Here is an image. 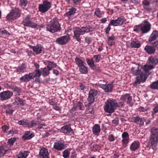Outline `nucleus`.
I'll use <instances>...</instances> for the list:
<instances>
[{"label":"nucleus","instance_id":"nucleus-1","mask_svg":"<svg viewBox=\"0 0 158 158\" xmlns=\"http://www.w3.org/2000/svg\"><path fill=\"white\" fill-rule=\"evenodd\" d=\"M47 30L52 33H54L59 31L60 26L57 18H55L51 20L48 23L46 27Z\"/></svg>","mask_w":158,"mask_h":158},{"label":"nucleus","instance_id":"nucleus-2","mask_svg":"<svg viewBox=\"0 0 158 158\" xmlns=\"http://www.w3.org/2000/svg\"><path fill=\"white\" fill-rule=\"evenodd\" d=\"M148 63L149 64H145L142 68L146 73L149 72V70L154 69L155 66L158 64V57L151 56L148 58Z\"/></svg>","mask_w":158,"mask_h":158},{"label":"nucleus","instance_id":"nucleus-3","mask_svg":"<svg viewBox=\"0 0 158 158\" xmlns=\"http://www.w3.org/2000/svg\"><path fill=\"white\" fill-rule=\"evenodd\" d=\"M149 143L151 146L155 147L158 143V128L152 127L150 130Z\"/></svg>","mask_w":158,"mask_h":158},{"label":"nucleus","instance_id":"nucleus-4","mask_svg":"<svg viewBox=\"0 0 158 158\" xmlns=\"http://www.w3.org/2000/svg\"><path fill=\"white\" fill-rule=\"evenodd\" d=\"M21 11V10L19 8L15 7L11 10L6 16V18L9 21L14 20L20 17Z\"/></svg>","mask_w":158,"mask_h":158},{"label":"nucleus","instance_id":"nucleus-5","mask_svg":"<svg viewBox=\"0 0 158 158\" xmlns=\"http://www.w3.org/2000/svg\"><path fill=\"white\" fill-rule=\"evenodd\" d=\"M105 104V105L104 109L105 112L111 113L114 111L115 108L114 99H108L106 102Z\"/></svg>","mask_w":158,"mask_h":158},{"label":"nucleus","instance_id":"nucleus-6","mask_svg":"<svg viewBox=\"0 0 158 158\" xmlns=\"http://www.w3.org/2000/svg\"><path fill=\"white\" fill-rule=\"evenodd\" d=\"M33 18L31 17V15H27L25 17L23 20V25L32 28H36L37 26V24L33 21Z\"/></svg>","mask_w":158,"mask_h":158},{"label":"nucleus","instance_id":"nucleus-7","mask_svg":"<svg viewBox=\"0 0 158 158\" xmlns=\"http://www.w3.org/2000/svg\"><path fill=\"white\" fill-rule=\"evenodd\" d=\"M51 7V2L45 0L43 2L42 4H39L38 9L40 12L42 13H45Z\"/></svg>","mask_w":158,"mask_h":158},{"label":"nucleus","instance_id":"nucleus-8","mask_svg":"<svg viewBox=\"0 0 158 158\" xmlns=\"http://www.w3.org/2000/svg\"><path fill=\"white\" fill-rule=\"evenodd\" d=\"M98 94V91L95 89H90L89 93L87 100L88 103L87 104L88 106H89L94 103L95 98L97 97Z\"/></svg>","mask_w":158,"mask_h":158},{"label":"nucleus","instance_id":"nucleus-9","mask_svg":"<svg viewBox=\"0 0 158 158\" xmlns=\"http://www.w3.org/2000/svg\"><path fill=\"white\" fill-rule=\"evenodd\" d=\"M126 21L125 17L123 16H121L118 17L117 19L116 20H111L110 21V24H112V25L114 26H122Z\"/></svg>","mask_w":158,"mask_h":158},{"label":"nucleus","instance_id":"nucleus-10","mask_svg":"<svg viewBox=\"0 0 158 158\" xmlns=\"http://www.w3.org/2000/svg\"><path fill=\"white\" fill-rule=\"evenodd\" d=\"M13 95V92L7 90L1 92L0 100L1 101L8 100L11 98Z\"/></svg>","mask_w":158,"mask_h":158},{"label":"nucleus","instance_id":"nucleus-11","mask_svg":"<svg viewBox=\"0 0 158 158\" xmlns=\"http://www.w3.org/2000/svg\"><path fill=\"white\" fill-rule=\"evenodd\" d=\"M131 71L133 76H136L139 74V76H140L141 74L142 73L147 78L151 73L149 72L148 73H146V72L145 73H143L141 72V69L138 67H132L131 69Z\"/></svg>","mask_w":158,"mask_h":158},{"label":"nucleus","instance_id":"nucleus-12","mask_svg":"<svg viewBox=\"0 0 158 158\" xmlns=\"http://www.w3.org/2000/svg\"><path fill=\"white\" fill-rule=\"evenodd\" d=\"M70 40L69 35H66L58 38L55 42L56 44L59 45H63L66 44Z\"/></svg>","mask_w":158,"mask_h":158},{"label":"nucleus","instance_id":"nucleus-13","mask_svg":"<svg viewBox=\"0 0 158 158\" xmlns=\"http://www.w3.org/2000/svg\"><path fill=\"white\" fill-rule=\"evenodd\" d=\"M34 74V73L31 72L28 74H26L22 76L19 79L20 82H27L34 78L37 77Z\"/></svg>","mask_w":158,"mask_h":158},{"label":"nucleus","instance_id":"nucleus-14","mask_svg":"<svg viewBox=\"0 0 158 158\" xmlns=\"http://www.w3.org/2000/svg\"><path fill=\"white\" fill-rule=\"evenodd\" d=\"M73 31L74 35L73 38L78 42H81V38L80 37V35H83V34L80 28L75 27L73 29Z\"/></svg>","mask_w":158,"mask_h":158},{"label":"nucleus","instance_id":"nucleus-15","mask_svg":"<svg viewBox=\"0 0 158 158\" xmlns=\"http://www.w3.org/2000/svg\"><path fill=\"white\" fill-rule=\"evenodd\" d=\"M122 147L125 148L127 146V144L130 141L129 135L127 132H123L122 135Z\"/></svg>","mask_w":158,"mask_h":158},{"label":"nucleus","instance_id":"nucleus-16","mask_svg":"<svg viewBox=\"0 0 158 158\" xmlns=\"http://www.w3.org/2000/svg\"><path fill=\"white\" fill-rule=\"evenodd\" d=\"M66 145L64 144L63 141H58L54 143L53 148L58 151H62L66 148Z\"/></svg>","mask_w":158,"mask_h":158},{"label":"nucleus","instance_id":"nucleus-17","mask_svg":"<svg viewBox=\"0 0 158 158\" xmlns=\"http://www.w3.org/2000/svg\"><path fill=\"white\" fill-rule=\"evenodd\" d=\"M98 86L103 89L105 92L107 93L111 92L113 87V85L112 83L106 84H98Z\"/></svg>","mask_w":158,"mask_h":158},{"label":"nucleus","instance_id":"nucleus-18","mask_svg":"<svg viewBox=\"0 0 158 158\" xmlns=\"http://www.w3.org/2000/svg\"><path fill=\"white\" fill-rule=\"evenodd\" d=\"M61 132L68 135H71L73 134V130L69 125H65L62 127Z\"/></svg>","mask_w":158,"mask_h":158},{"label":"nucleus","instance_id":"nucleus-19","mask_svg":"<svg viewBox=\"0 0 158 158\" xmlns=\"http://www.w3.org/2000/svg\"><path fill=\"white\" fill-rule=\"evenodd\" d=\"M130 120L131 122L135 123L137 125L143 126L144 124V121L143 119L138 116H132Z\"/></svg>","mask_w":158,"mask_h":158},{"label":"nucleus","instance_id":"nucleus-20","mask_svg":"<svg viewBox=\"0 0 158 158\" xmlns=\"http://www.w3.org/2000/svg\"><path fill=\"white\" fill-rule=\"evenodd\" d=\"M38 157V158H49L48 150L44 147L41 148Z\"/></svg>","mask_w":158,"mask_h":158},{"label":"nucleus","instance_id":"nucleus-21","mask_svg":"<svg viewBox=\"0 0 158 158\" xmlns=\"http://www.w3.org/2000/svg\"><path fill=\"white\" fill-rule=\"evenodd\" d=\"M35 136L34 133L31 131H26L22 137L23 140H28L31 139Z\"/></svg>","mask_w":158,"mask_h":158},{"label":"nucleus","instance_id":"nucleus-22","mask_svg":"<svg viewBox=\"0 0 158 158\" xmlns=\"http://www.w3.org/2000/svg\"><path fill=\"white\" fill-rule=\"evenodd\" d=\"M141 31L142 34H145L151 30V25L149 23L141 24Z\"/></svg>","mask_w":158,"mask_h":158},{"label":"nucleus","instance_id":"nucleus-23","mask_svg":"<svg viewBox=\"0 0 158 158\" xmlns=\"http://www.w3.org/2000/svg\"><path fill=\"white\" fill-rule=\"evenodd\" d=\"M146 79L147 77H145L143 74L141 73L140 76H137L136 77V81L133 83V86H136L138 84H140L141 82H144Z\"/></svg>","mask_w":158,"mask_h":158},{"label":"nucleus","instance_id":"nucleus-24","mask_svg":"<svg viewBox=\"0 0 158 158\" xmlns=\"http://www.w3.org/2000/svg\"><path fill=\"white\" fill-rule=\"evenodd\" d=\"M15 101L13 103L14 105L23 106L25 104V101L19 97L16 96L14 98Z\"/></svg>","mask_w":158,"mask_h":158},{"label":"nucleus","instance_id":"nucleus-25","mask_svg":"<svg viewBox=\"0 0 158 158\" xmlns=\"http://www.w3.org/2000/svg\"><path fill=\"white\" fill-rule=\"evenodd\" d=\"M120 99L121 100L127 102V104H129L131 106L133 105L132 103L131 102L132 98L129 94H126L122 95L120 98Z\"/></svg>","mask_w":158,"mask_h":158},{"label":"nucleus","instance_id":"nucleus-26","mask_svg":"<svg viewBox=\"0 0 158 158\" xmlns=\"http://www.w3.org/2000/svg\"><path fill=\"white\" fill-rule=\"evenodd\" d=\"M158 38V31L156 30L154 31L149 37L148 42L149 43H152L153 42L156 41Z\"/></svg>","mask_w":158,"mask_h":158},{"label":"nucleus","instance_id":"nucleus-27","mask_svg":"<svg viewBox=\"0 0 158 158\" xmlns=\"http://www.w3.org/2000/svg\"><path fill=\"white\" fill-rule=\"evenodd\" d=\"M144 50L149 54H154L156 52V48L154 46L150 45H146Z\"/></svg>","mask_w":158,"mask_h":158},{"label":"nucleus","instance_id":"nucleus-28","mask_svg":"<svg viewBox=\"0 0 158 158\" xmlns=\"http://www.w3.org/2000/svg\"><path fill=\"white\" fill-rule=\"evenodd\" d=\"M140 143L138 140H135L131 144L130 147L131 151H134L137 150L140 147Z\"/></svg>","mask_w":158,"mask_h":158},{"label":"nucleus","instance_id":"nucleus-29","mask_svg":"<svg viewBox=\"0 0 158 158\" xmlns=\"http://www.w3.org/2000/svg\"><path fill=\"white\" fill-rule=\"evenodd\" d=\"M27 66L24 63H22L20 65L16 68V72L19 74L26 72Z\"/></svg>","mask_w":158,"mask_h":158},{"label":"nucleus","instance_id":"nucleus-30","mask_svg":"<svg viewBox=\"0 0 158 158\" xmlns=\"http://www.w3.org/2000/svg\"><path fill=\"white\" fill-rule=\"evenodd\" d=\"M33 50L37 54H40L43 52V46L40 44H37L33 47Z\"/></svg>","mask_w":158,"mask_h":158},{"label":"nucleus","instance_id":"nucleus-31","mask_svg":"<svg viewBox=\"0 0 158 158\" xmlns=\"http://www.w3.org/2000/svg\"><path fill=\"white\" fill-rule=\"evenodd\" d=\"M35 69L34 72H32V73H34V75L36 77H39L40 76V70L39 69L40 65L34 62L33 63Z\"/></svg>","mask_w":158,"mask_h":158},{"label":"nucleus","instance_id":"nucleus-32","mask_svg":"<svg viewBox=\"0 0 158 158\" xmlns=\"http://www.w3.org/2000/svg\"><path fill=\"white\" fill-rule=\"evenodd\" d=\"M92 130L93 134L98 135L100 131V127L98 124H95L93 127Z\"/></svg>","mask_w":158,"mask_h":158},{"label":"nucleus","instance_id":"nucleus-33","mask_svg":"<svg viewBox=\"0 0 158 158\" xmlns=\"http://www.w3.org/2000/svg\"><path fill=\"white\" fill-rule=\"evenodd\" d=\"M76 9L74 8H71L69 9V11L65 13V15L69 19L70 18L74 16L76 13Z\"/></svg>","mask_w":158,"mask_h":158},{"label":"nucleus","instance_id":"nucleus-34","mask_svg":"<svg viewBox=\"0 0 158 158\" xmlns=\"http://www.w3.org/2000/svg\"><path fill=\"white\" fill-rule=\"evenodd\" d=\"M50 70H51V69H49L47 66L44 68H41L40 75L42 74L44 77H45L49 74Z\"/></svg>","mask_w":158,"mask_h":158},{"label":"nucleus","instance_id":"nucleus-35","mask_svg":"<svg viewBox=\"0 0 158 158\" xmlns=\"http://www.w3.org/2000/svg\"><path fill=\"white\" fill-rule=\"evenodd\" d=\"M86 61L88 64L92 69L94 70H96L97 69V66L94 64V62L92 58L91 59H87Z\"/></svg>","mask_w":158,"mask_h":158},{"label":"nucleus","instance_id":"nucleus-36","mask_svg":"<svg viewBox=\"0 0 158 158\" xmlns=\"http://www.w3.org/2000/svg\"><path fill=\"white\" fill-rule=\"evenodd\" d=\"M83 104L82 102H77L74 103L73 107V109L74 110H83L82 106Z\"/></svg>","mask_w":158,"mask_h":158},{"label":"nucleus","instance_id":"nucleus-37","mask_svg":"<svg viewBox=\"0 0 158 158\" xmlns=\"http://www.w3.org/2000/svg\"><path fill=\"white\" fill-rule=\"evenodd\" d=\"M130 45L132 48H138L140 47L141 44L139 41L132 40H131Z\"/></svg>","mask_w":158,"mask_h":158},{"label":"nucleus","instance_id":"nucleus-38","mask_svg":"<svg viewBox=\"0 0 158 158\" xmlns=\"http://www.w3.org/2000/svg\"><path fill=\"white\" fill-rule=\"evenodd\" d=\"M29 121L27 119H23L18 121L17 123L20 125H22L24 127H28Z\"/></svg>","mask_w":158,"mask_h":158},{"label":"nucleus","instance_id":"nucleus-39","mask_svg":"<svg viewBox=\"0 0 158 158\" xmlns=\"http://www.w3.org/2000/svg\"><path fill=\"white\" fill-rule=\"evenodd\" d=\"M75 63L78 67L86 64L84 62L78 57H76L75 58Z\"/></svg>","mask_w":158,"mask_h":158},{"label":"nucleus","instance_id":"nucleus-40","mask_svg":"<svg viewBox=\"0 0 158 158\" xmlns=\"http://www.w3.org/2000/svg\"><path fill=\"white\" fill-rule=\"evenodd\" d=\"M89 26L81 27L80 29L83 33L84 34L85 33H88L90 31V29H92Z\"/></svg>","mask_w":158,"mask_h":158},{"label":"nucleus","instance_id":"nucleus-41","mask_svg":"<svg viewBox=\"0 0 158 158\" xmlns=\"http://www.w3.org/2000/svg\"><path fill=\"white\" fill-rule=\"evenodd\" d=\"M79 68V69L80 72L82 74H87L88 72V68L86 67L85 65L81 66Z\"/></svg>","mask_w":158,"mask_h":158},{"label":"nucleus","instance_id":"nucleus-42","mask_svg":"<svg viewBox=\"0 0 158 158\" xmlns=\"http://www.w3.org/2000/svg\"><path fill=\"white\" fill-rule=\"evenodd\" d=\"M46 65H47V67L51 70L54 68H56L57 66L56 64L53 62L48 61L46 63Z\"/></svg>","mask_w":158,"mask_h":158},{"label":"nucleus","instance_id":"nucleus-43","mask_svg":"<svg viewBox=\"0 0 158 158\" xmlns=\"http://www.w3.org/2000/svg\"><path fill=\"white\" fill-rule=\"evenodd\" d=\"M149 87L152 89L158 90V80L153 82L150 85Z\"/></svg>","mask_w":158,"mask_h":158},{"label":"nucleus","instance_id":"nucleus-44","mask_svg":"<svg viewBox=\"0 0 158 158\" xmlns=\"http://www.w3.org/2000/svg\"><path fill=\"white\" fill-rule=\"evenodd\" d=\"M39 125V121H35L33 120L31 121V123L29 122V125H28V128H32L33 127H35Z\"/></svg>","mask_w":158,"mask_h":158},{"label":"nucleus","instance_id":"nucleus-45","mask_svg":"<svg viewBox=\"0 0 158 158\" xmlns=\"http://www.w3.org/2000/svg\"><path fill=\"white\" fill-rule=\"evenodd\" d=\"M103 14V11L100 10V9L97 8L95 9V11L94 12V14L97 16L98 18H101V15Z\"/></svg>","mask_w":158,"mask_h":158},{"label":"nucleus","instance_id":"nucleus-46","mask_svg":"<svg viewBox=\"0 0 158 158\" xmlns=\"http://www.w3.org/2000/svg\"><path fill=\"white\" fill-rule=\"evenodd\" d=\"M101 56L100 54L94 55L92 58L94 62L98 63L100 61Z\"/></svg>","mask_w":158,"mask_h":158},{"label":"nucleus","instance_id":"nucleus-47","mask_svg":"<svg viewBox=\"0 0 158 158\" xmlns=\"http://www.w3.org/2000/svg\"><path fill=\"white\" fill-rule=\"evenodd\" d=\"M28 2L27 0H20L19 5L23 8H24L27 5Z\"/></svg>","mask_w":158,"mask_h":158},{"label":"nucleus","instance_id":"nucleus-48","mask_svg":"<svg viewBox=\"0 0 158 158\" xmlns=\"http://www.w3.org/2000/svg\"><path fill=\"white\" fill-rule=\"evenodd\" d=\"M28 154L25 152H19L16 156L17 158H26Z\"/></svg>","mask_w":158,"mask_h":158},{"label":"nucleus","instance_id":"nucleus-49","mask_svg":"<svg viewBox=\"0 0 158 158\" xmlns=\"http://www.w3.org/2000/svg\"><path fill=\"white\" fill-rule=\"evenodd\" d=\"M114 102L115 104L114 106L115 109L117 107H123L124 105V102H117L116 101V100H114Z\"/></svg>","mask_w":158,"mask_h":158},{"label":"nucleus","instance_id":"nucleus-50","mask_svg":"<svg viewBox=\"0 0 158 158\" xmlns=\"http://www.w3.org/2000/svg\"><path fill=\"white\" fill-rule=\"evenodd\" d=\"M7 150L6 149L5 147L4 146H0V157L1 155H3L6 153Z\"/></svg>","mask_w":158,"mask_h":158},{"label":"nucleus","instance_id":"nucleus-51","mask_svg":"<svg viewBox=\"0 0 158 158\" xmlns=\"http://www.w3.org/2000/svg\"><path fill=\"white\" fill-rule=\"evenodd\" d=\"M141 25H136L134 26L133 28V31L139 33L141 31Z\"/></svg>","mask_w":158,"mask_h":158},{"label":"nucleus","instance_id":"nucleus-52","mask_svg":"<svg viewBox=\"0 0 158 158\" xmlns=\"http://www.w3.org/2000/svg\"><path fill=\"white\" fill-rule=\"evenodd\" d=\"M16 140V138H11L9 139L8 141V144L10 146H11L14 144L15 141Z\"/></svg>","mask_w":158,"mask_h":158},{"label":"nucleus","instance_id":"nucleus-53","mask_svg":"<svg viewBox=\"0 0 158 158\" xmlns=\"http://www.w3.org/2000/svg\"><path fill=\"white\" fill-rule=\"evenodd\" d=\"M63 154L64 158H67L69 156L70 152L68 149H65L63 152Z\"/></svg>","mask_w":158,"mask_h":158},{"label":"nucleus","instance_id":"nucleus-54","mask_svg":"<svg viewBox=\"0 0 158 158\" xmlns=\"http://www.w3.org/2000/svg\"><path fill=\"white\" fill-rule=\"evenodd\" d=\"M14 111V110L10 108H7L6 110V112L7 114L11 115Z\"/></svg>","mask_w":158,"mask_h":158},{"label":"nucleus","instance_id":"nucleus-55","mask_svg":"<svg viewBox=\"0 0 158 158\" xmlns=\"http://www.w3.org/2000/svg\"><path fill=\"white\" fill-rule=\"evenodd\" d=\"M158 112V105L155 106L153 109V110L152 112V115L153 116L156 113Z\"/></svg>","mask_w":158,"mask_h":158},{"label":"nucleus","instance_id":"nucleus-56","mask_svg":"<svg viewBox=\"0 0 158 158\" xmlns=\"http://www.w3.org/2000/svg\"><path fill=\"white\" fill-rule=\"evenodd\" d=\"M2 130L4 133H7V131L9 129V126L6 125H4L2 127Z\"/></svg>","mask_w":158,"mask_h":158},{"label":"nucleus","instance_id":"nucleus-57","mask_svg":"<svg viewBox=\"0 0 158 158\" xmlns=\"http://www.w3.org/2000/svg\"><path fill=\"white\" fill-rule=\"evenodd\" d=\"M92 42L91 38L89 37H86L85 38V42L88 45L89 44Z\"/></svg>","mask_w":158,"mask_h":158},{"label":"nucleus","instance_id":"nucleus-58","mask_svg":"<svg viewBox=\"0 0 158 158\" xmlns=\"http://www.w3.org/2000/svg\"><path fill=\"white\" fill-rule=\"evenodd\" d=\"M0 35H10V34L6 30H4L2 31L1 30Z\"/></svg>","mask_w":158,"mask_h":158},{"label":"nucleus","instance_id":"nucleus-59","mask_svg":"<svg viewBox=\"0 0 158 158\" xmlns=\"http://www.w3.org/2000/svg\"><path fill=\"white\" fill-rule=\"evenodd\" d=\"M108 140L110 142H112L115 140L114 137L112 134H110L108 137Z\"/></svg>","mask_w":158,"mask_h":158},{"label":"nucleus","instance_id":"nucleus-60","mask_svg":"<svg viewBox=\"0 0 158 158\" xmlns=\"http://www.w3.org/2000/svg\"><path fill=\"white\" fill-rule=\"evenodd\" d=\"M112 25V24H110V22L109 24L108 27L106 28L105 30V32L106 34H108L109 33V31L111 29V27L110 26Z\"/></svg>","mask_w":158,"mask_h":158},{"label":"nucleus","instance_id":"nucleus-61","mask_svg":"<svg viewBox=\"0 0 158 158\" xmlns=\"http://www.w3.org/2000/svg\"><path fill=\"white\" fill-rule=\"evenodd\" d=\"M152 44V46H154V48H156L158 50V40L154 41L152 43H150Z\"/></svg>","mask_w":158,"mask_h":158},{"label":"nucleus","instance_id":"nucleus-62","mask_svg":"<svg viewBox=\"0 0 158 158\" xmlns=\"http://www.w3.org/2000/svg\"><path fill=\"white\" fill-rule=\"evenodd\" d=\"M53 108L56 110L60 111L61 110V108L60 107L58 106L57 104H56L53 106Z\"/></svg>","mask_w":158,"mask_h":158},{"label":"nucleus","instance_id":"nucleus-63","mask_svg":"<svg viewBox=\"0 0 158 158\" xmlns=\"http://www.w3.org/2000/svg\"><path fill=\"white\" fill-rule=\"evenodd\" d=\"M98 148L99 146L98 145L94 144L93 145L92 149L93 151H95L97 150L98 149Z\"/></svg>","mask_w":158,"mask_h":158},{"label":"nucleus","instance_id":"nucleus-64","mask_svg":"<svg viewBox=\"0 0 158 158\" xmlns=\"http://www.w3.org/2000/svg\"><path fill=\"white\" fill-rule=\"evenodd\" d=\"M79 89L82 90H85L86 88L83 83H80L79 85Z\"/></svg>","mask_w":158,"mask_h":158}]
</instances>
